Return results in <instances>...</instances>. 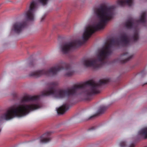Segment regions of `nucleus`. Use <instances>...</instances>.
Returning <instances> with one entry per match:
<instances>
[{"label":"nucleus","mask_w":147,"mask_h":147,"mask_svg":"<svg viewBox=\"0 0 147 147\" xmlns=\"http://www.w3.org/2000/svg\"><path fill=\"white\" fill-rule=\"evenodd\" d=\"M45 18V16H43L41 18V21H42L44 20Z\"/></svg>","instance_id":"4be33fe9"},{"label":"nucleus","mask_w":147,"mask_h":147,"mask_svg":"<svg viewBox=\"0 0 147 147\" xmlns=\"http://www.w3.org/2000/svg\"><path fill=\"white\" fill-rule=\"evenodd\" d=\"M39 96H31L27 95L24 96L21 100V102L23 103L26 102L30 101H33L38 99L39 98Z\"/></svg>","instance_id":"9d476101"},{"label":"nucleus","mask_w":147,"mask_h":147,"mask_svg":"<svg viewBox=\"0 0 147 147\" xmlns=\"http://www.w3.org/2000/svg\"><path fill=\"white\" fill-rule=\"evenodd\" d=\"M69 107L68 103L64 104L57 109V113L59 114H63L69 109Z\"/></svg>","instance_id":"9b49d317"},{"label":"nucleus","mask_w":147,"mask_h":147,"mask_svg":"<svg viewBox=\"0 0 147 147\" xmlns=\"http://www.w3.org/2000/svg\"><path fill=\"white\" fill-rule=\"evenodd\" d=\"M26 26V22H16L13 25V29L15 33L19 34L22 31Z\"/></svg>","instance_id":"6e6552de"},{"label":"nucleus","mask_w":147,"mask_h":147,"mask_svg":"<svg viewBox=\"0 0 147 147\" xmlns=\"http://www.w3.org/2000/svg\"><path fill=\"white\" fill-rule=\"evenodd\" d=\"M121 147H125L126 146V143L124 141L121 142L120 144Z\"/></svg>","instance_id":"a211bd4d"},{"label":"nucleus","mask_w":147,"mask_h":147,"mask_svg":"<svg viewBox=\"0 0 147 147\" xmlns=\"http://www.w3.org/2000/svg\"><path fill=\"white\" fill-rule=\"evenodd\" d=\"M129 42L127 35L125 33H122L117 39H111L109 43L107 44L105 48L101 50L97 55V59L91 58L83 60V64L86 67L98 69L106 63L108 57L111 54L116 46H119L121 44L123 46H126L129 45Z\"/></svg>","instance_id":"7ed1b4c3"},{"label":"nucleus","mask_w":147,"mask_h":147,"mask_svg":"<svg viewBox=\"0 0 147 147\" xmlns=\"http://www.w3.org/2000/svg\"><path fill=\"white\" fill-rule=\"evenodd\" d=\"M146 13L145 12H143L141 15L140 19L136 20L133 18H129L125 23L126 27L128 29H131L135 27V24H137L140 23H144L146 21Z\"/></svg>","instance_id":"0eeeda50"},{"label":"nucleus","mask_w":147,"mask_h":147,"mask_svg":"<svg viewBox=\"0 0 147 147\" xmlns=\"http://www.w3.org/2000/svg\"><path fill=\"white\" fill-rule=\"evenodd\" d=\"M133 3V0H118L117 1V4L121 6H123L125 5L131 6Z\"/></svg>","instance_id":"ddd939ff"},{"label":"nucleus","mask_w":147,"mask_h":147,"mask_svg":"<svg viewBox=\"0 0 147 147\" xmlns=\"http://www.w3.org/2000/svg\"><path fill=\"white\" fill-rule=\"evenodd\" d=\"M133 55H131L130 56L129 55V53L126 52H124L122 54L121 56V58L124 59L121 60V61L122 63H125L133 57Z\"/></svg>","instance_id":"f8f14e48"},{"label":"nucleus","mask_w":147,"mask_h":147,"mask_svg":"<svg viewBox=\"0 0 147 147\" xmlns=\"http://www.w3.org/2000/svg\"><path fill=\"white\" fill-rule=\"evenodd\" d=\"M146 84H147V83Z\"/></svg>","instance_id":"5701e85b"},{"label":"nucleus","mask_w":147,"mask_h":147,"mask_svg":"<svg viewBox=\"0 0 147 147\" xmlns=\"http://www.w3.org/2000/svg\"><path fill=\"white\" fill-rule=\"evenodd\" d=\"M38 8V4L36 1H31L28 7H27L24 15L27 20L33 21L34 20V13Z\"/></svg>","instance_id":"423d86ee"},{"label":"nucleus","mask_w":147,"mask_h":147,"mask_svg":"<svg viewBox=\"0 0 147 147\" xmlns=\"http://www.w3.org/2000/svg\"><path fill=\"white\" fill-rule=\"evenodd\" d=\"M135 146V144H132L130 145L129 147H134Z\"/></svg>","instance_id":"412c9836"},{"label":"nucleus","mask_w":147,"mask_h":147,"mask_svg":"<svg viewBox=\"0 0 147 147\" xmlns=\"http://www.w3.org/2000/svg\"><path fill=\"white\" fill-rule=\"evenodd\" d=\"M40 107L38 104L22 105L17 106H13L10 107L6 113L1 116L2 120H8L15 117H21L28 114L30 111Z\"/></svg>","instance_id":"20e7f679"},{"label":"nucleus","mask_w":147,"mask_h":147,"mask_svg":"<svg viewBox=\"0 0 147 147\" xmlns=\"http://www.w3.org/2000/svg\"><path fill=\"white\" fill-rule=\"evenodd\" d=\"M64 70L66 71L65 75L67 76H71L74 72L69 64L61 61L49 70L44 69L36 71L31 72L29 75L30 76L35 78L38 77L43 75L53 76L56 75L58 72L61 70Z\"/></svg>","instance_id":"39448f33"},{"label":"nucleus","mask_w":147,"mask_h":147,"mask_svg":"<svg viewBox=\"0 0 147 147\" xmlns=\"http://www.w3.org/2000/svg\"><path fill=\"white\" fill-rule=\"evenodd\" d=\"M132 38L134 41H136L138 40L139 38V35L138 31L136 30L135 31L133 36Z\"/></svg>","instance_id":"dca6fc26"},{"label":"nucleus","mask_w":147,"mask_h":147,"mask_svg":"<svg viewBox=\"0 0 147 147\" xmlns=\"http://www.w3.org/2000/svg\"><path fill=\"white\" fill-rule=\"evenodd\" d=\"M115 6H108L105 5L100 6L94 9V12L99 22L87 26L83 35V40H76L72 42H64L61 46L62 53L65 54L71 50L76 49L84 44L96 31L103 29L107 23L113 17Z\"/></svg>","instance_id":"f03ea898"},{"label":"nucleus","mask_w":147,"mask_h":147,"mask_svg":"<svg viewBox=\"0 0 147 147\" xmlns=\"http://www.w3.org/2000/svg\"><path fill=\"white\" fill-rule=\"evenodd\" d=\"M96 129V127H91V128H90L88 129V131H93V130H94Z\"/></svg>","instance_id":"6ab92c4d"},{"label":"nucleus","mask_w":147,"mask_h":147,"mask_svg":"<svg viewBox=\"0 0 147 147\" xmlns=\"http://www.w3.org/2000/svg\"><path fill=\"white\" fill-rule=\"evenodd\" d=\"M107 107L104 105H102L100 107L98 111V114L103 113L107 109Z\"/></svg>","instance_id":"2eb2a0df"},{"label":"nucleus","mask_w":147,"mask_h":147,"mask_svg":"<svg viewBox=\"0 0 147 147\" xmlns=\"http://www.w3.org/2000/svg\"><path fill=\"white\" fill-rule=\"evenodd\" d=\"M110 81L111 79L108 78L100 80L98 83H96L94 80H90L82 84H75L65 90L57 89V82H52L49 84L47 89L42 92L41 96L51 95L57 98H62L83 94L86 96V99L89 100L92 95L100 92L99 88L101 85L107 84Z\"/></svg>","instance_id":"f257e3e1"},{"label":"nucleus","mask_w":147,"mask_h":147,"mask_svg":"<svg viewBox=\"0 0 147 147\" xmlns=\"http://www.w3.org/2000/svg\"><path fill=\"white\" fill-rule=\"evenodd\" d=\"M96 116V115H94L93 116H91L87 120H90L91 119L93 118H94Z\"/></svg>","instance_id":"aec40b11"},{"label":"nucleus","mask_w":147,"mask_h":147,"mask_svg":"<svg viewBox=\"0 0 147 147\" xmlns=\"http://www.w3.org/2000/svg\"><path fill=\"white\" fill-rule=\"evenodd\" d=\"M138 134L144 136L145 139L147 138V127L144 128L140 130L138 132Z\"/></svg>","instance_id":"4468645a"},{"label":"nucleus","mask_w":147,"mask_h":147,"mask_svg":"<svg viewBox=\"0 0 147 147\" xmlns=\"http://www.w3.org/2000/svg\"><path fill=\"white\" fill-rule=\"evenodd\" d=\"M51 132L46 133L41 137L40 142L42 143H47L51 141V138L50 137Z\"/></svg>","instance_id":"1a4fd4ad"},{"label":"nucleus","mask_w":147,"mask_h":147,"mask_svg":"<svg viewBox=\"0 0 147 147\" xmlns=\"http://www.w3.org/2000/svg\"><path fill=\"white\" fill-rule=\"evenodd\" d=\"M48 0H38V1L43 5H46Z\"/></svg>","instance_id":"f3484780"}]
</instances>
